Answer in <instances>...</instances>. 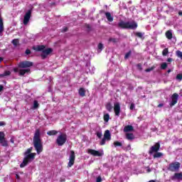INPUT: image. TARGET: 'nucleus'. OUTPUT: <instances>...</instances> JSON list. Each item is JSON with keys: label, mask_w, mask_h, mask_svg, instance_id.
Here are the masks:
<instances>
[{"label": "nucleus", "mask_w": 182, "mask_h": 182, "mask_svg": "<svg viewBox=\"0 0 182 182\" xmlns=\"http://www.w3.org/2000/svg\"><path fill=\"white\" fill-rule=\"evenodd\" d=\"M134 127L132 125H127L124 127V133H130V132H134Z\"/></svg>", "instance_id": "15"}, {"label": "nucleus", "mask_w": 182, "mask_h": 182, "mask_svg": "<svg viewBox=\"0 0 182 182\" xmlns=\"http://www.w3.org/2000/svg\"><path fill=\"white\" fill-rule=\"evenodd\" d=\"M144 35V33H141V32L135 33V36H137V38H139L140 39H144V37L143 36Z\"/></svg>", "instance_id": "29"}, {"label": "nucleus", "mask_w": 182, "mask_h": 182, "mask_svg": "<svg viewBox=\"0 0 182 182\" xmlns=\"http://www.w3.org/2000/svg\"><path fill=\"white\" fill-rule=\"evenodd\" d=\"M166 38H167V39L171 40L173 39V33L171 32V31H167L165 33Z\"/></svg>", "instance_id": "21"}, {"label": "nucleus", "mask_w": 182, "mask_h": 182, "mask_svg": "<svg viewBox=\"0 0 182 182\" xmlns=\"http://www.w3.org/2000/svg\"><path fill=\"white\" fill-rule=\"evenodd\" d=\"M125 137L127 140H129L130 141H132V140H134L135 139L134 134H133V133H127L125 134Z\"/></svg>", "instance_id": "18"}, {"label": "nucleus", "mask_w": 182, "mask_h": 182, "mask_svg": "<svg viewBox=\"0 0 182 182\" xmlns=\"http://www.w3.org/2000/svg\"><path fill=\"white\" fill-rule=\"evenodd\" d=\"M33 144L34 146L37 154H41L43 151V144H42V139H41V129H37L34 133L33 138Z\"/></svg>", "instance_id": "1"}, {"label": "nucleus", "mask_w": 182, "mask_h": 182, "mask_svg": "<svg viewBox=\"0 0 182 182\" xmlns=\"http://www.w3.org/2000/svg\"><path fill=\"white\" fill-rule=\"evenodd\" d=\"M25 53H26V55H31V50H30L28 48H27V49L26 50Z\"/></svg>", "instance_id": "47"}, {"label": "nucleus", "mask_w": 182, "mask_h": 182, "mask_svg": "<svg viewBox=\"0 0 182 182\" xmlns=\"http://www.w3.org/2000/svg\"><path fill=\"white\" fill-rule=\"evenodd\" d=\"M39 107V103H38L37 100H34L33 102V109H38Z\"/></svg>", "instance_id": "37"}, {"label": "nucleus", "mask_w": 182, "mask_h": 182, "mask_svg": "<svg viewBox=\"0 0 182 182\" xmlns=\"http://www.w3.org/2000/svg\"><path fill=\"white\" fill-rule=\"evenodd\" d=\"M122 146H123V144H122L120 141H116L114 142V147H122Z\"/></svg>", "instance_id": "31"}, {"label": "nucleus", "mask_w": 182, "mask_h": 182, "mask_svg": "<svg viewBox=\"0 0 182 182\" xmlns=\"http://www.w3.org/2000/svg\"><path fill=\"white\" fill-rule=\"evenodd\" d=\"M85 27L87 28V32H90V26L89 24H86Z\"/></svg>", "instance_id": "46"}, {"label": "nucleus", "mask_w": 182, "mask_h": 182, "mask_svg": "<svg viewBox=\"0 0 182 182\" xmlns=\"http://www.w3.org/2000/svg\"><path fill=\"white\" fill-rule=\"evenodd\" d=\"M123 150H132V146L129 144L127 148L122 147Z\"/></svg>", "instance_id": "45"}, {"label": "nucleus", "mask_w": 182, "mask_h": 182, "mask_svg": "<svg viewBox=\"0 0 182 182\" xmlns=\"http://www.w3.org/2000/svg\"><path fill=\"white\" fill-rule=\"evenodd\" d=\"M167 62H169V63L173 62V58H168Z\"/></svg>", "instance_id": "55"}, {"label": "nucleus", "mask_w": 182, "mask_h": 182, "mask_svg": "<svg viewBox=\"0 0 182 182\" xmlns=\"http://www.w3.org/2000/svg\"><path fill=\"white\" fill-rule=\"evenodd\" d=\"M164 106V104H159L158 105V107H163Z\"/></svg>", "instance_id": "58"}, {"label": "nucleus", "mask_w": 182, "mask_h": 182, "mask_svg": "<svg viewBox=\"0 0 182 182\" xmlns=\"http://www.w3.org/2000/svg\"><path fill=\"white\" fill-rule=\"evenodd\" d=\"M104 138L107 139V141L112 140V134H110V131L107 129L105 132Z\"/></svg>", "instance_id": "16"}, {"label": "nucleus", "mask_w": 182, "mask_h": 182, "mask_svg": "<svg viewBox=\"0 0 182 182\" xmlns=\"http://www.w3.org/2000/svg\"><path fill=\"white\" fill-rule=\"evenodd\" d=\"M176 55L178 56V58H180V59H182V52L181 51L177 50Z\"/></svg>", "instance_id": "41"}, {"label": "nucleus", "mask_w": 182, "mask_h": 182, "mask_svg": "<svg viewBox=\"0 0 182 182\" xmlns=\"http://www.w3.org/2000/svg\"><path fill=\"white\" fill-rule=\"evenodd\" d=\"M137 23L136 21H129L124 22V21L122 20L118 23V28L121 29H137Z\"/></svg>", "instance_id": "3"}, {"label": "nucleus", "mask_w": 182, "mask_h": 182, "mask_svg": "<svg viewBox=\"0 0 182 182\" xmlns=\"http://www.w3.org/2000/svg\"><path fill=\"white\" fill-rule=\"evenodd\" d=\"M161 69H162L163 70L167 69V63H163L161 65Z\"/></svg>", "instance_id": "39"}, {"label": "nucleus", "mask_w": 182, "mask_h": 182, "mask_svg": "<svg viewBox=\"0 0 182 182\" xmlns=\"http://www.w3.org/2000/svg\"><path fill=\"white\" fill-rule=\"evenodd\" d=\"M178 15H179L180 16H182V11H179V12H178Z\"/></svg>", "instance_id": "60"}, {"label": "nucleus", "mask_w": 182, "mask_h": 182, "mask_svg": "<svg viewBox=\"0 0 182 182\" xmlns=\"http://www.w3.org/2000/svg\"><path fill=\"white\" fill-rule=\"evenodd\" d=\"M2 60H4V58L0 57V63H2Z\"/></svg>", "instance_id": "59"}, {"label": "nucleus", "mask_w": 182, "mask_h": 182, "mask_svg": "<svg viewBox=\"0 0 182 182\" xmlns=\"http://www.w3.org/2000/svg\"><path fill=\"white\" fill-rule=\"evenodd\" d=\"M96 182H102V177L101 176H98L97 178Z\"/></svg>", "instance_id": "49"}, {"label": "nucleus", "mask_w": 182, "mask_h": 182, "mask_svg": "<svg viewBox=\"0 0 182 182\" xmlns=\"http://www.w3.org/2000/svg\"><path fill=\"white\" fill-rule=\"evenodd\" d=\"M10 141L11 143H15V140L14 139V138H11Z\"/></svg>", "instance_id": "57"}, {"label": "nucleus", "mask_w": 182, "mask_h": 182, "mask_svg": "<svg viewBox=\"0 0 182 182\" xmlns=\"http://www.w3.org/2000/svg\"><path fill=\"white\" fill-rule=\"evenodd\" d=\"M75 159H76V156L75 155V151L71 150L70 157H69V162L68 164V167H72V166L75 164Z\"/></svg>", "instance_id": "9"}, {"label": "nucleus", "mask_w": 182, "mask_h": 182, "mask_svg": "<svg viewBox=\"0 0 182 182\" xmlns=\"http://www.w3.org/2000/svg\"><path fill=\"white\" fill-rule=\"evenodd\" d=\"M4 90V85H0V92H2Z\"/></svg>", "instance_id": "53"}, {"label": "nucleus", "mask_w": 182, "mask_h": 182, "mask_svg": "<svg viewBox=\"0 0 182 182\" xmlns=\"http://www.w3.org/2000/svg\"><path fill=\"white\" fill-rule=\"evenodd\" d=\"M108 41L112 42V43H117V38H109Z\"/></svg>", "instance_id": "38"}, {"label": "nucleus", "mask_w": 182, "mask_h": 182, "mask_svg": "<svg viewBox=\"0 0 182 182\" xmlns=\"http://www.w3.org/2000/svg\"><path fill=\"white\" fill-rule=\"evenodd\" d=\"M52 52H53V49H52L51 48L45 49L44 50H43V52L41 55V59H43V60L46 59V58H48V55H50V53H52Z\"/></svg>", "instance_id": "10"}, {"label": "nucleus", "mask_w": 182, "mask_h": 182, "mask_svg": "<svg viewBox=\"0 0 182 182\" xmlns=\"http://www.w3.org/2000/svg\"><path fill=\"white\" fill-rule=\"evenodd\" d=\"M120 103L116 102L114 104V112L115 113V116H120Z\"/></svg>", "instance_id": "14"}, {"label": "nucleus", "mask_w": 182, "mask_h": 182, "mask_svg": "<svg viewBox=\"0 0 182 182\" xmlns=\"http://www.w3.org/2000/svg\"><path fill=\"white\" fill-rule=\"evenodd\" d=\"M11 43H13V45L14 46H18V44L19 43V39L18 38H14L12 41Z\"/></svg>", "instance_id": "32"}, {"label": "nucleus", "mask_w": 182, "mask_h": 182, "mask_svg": "<svg viewBox=\"0 0 182 182\" xmlns=\"http://www.w3.org/2000/svg\"><path fill=\"white\" fill-rule=\"evenodd\" d=\"M5 139V133L4 132H0V141L1 140H4Z\"/></svg>", "instance_id": "36"}, {"label": "nucleus", "mask_w": 182, "mask_h": 182, "mask_svg": "<svg viewBox=\"0 0 182 182\" xmlns=\"http://www.w3.org/2000/svg\"><path fill=\"white\" fill-rule=\"evenodd\" d=\"M33 66V63L31 61H21L18 64V67L20 69H26V68H31Z\"/></svg>", "instance_id": "6"}, {"label": "nucleus", "mask_w": 182, "mask_h": 182, "mask_svg": "<svg viewBox=\"0 0 182 182\" xmlns=\"http://www.w3.org/2000/svg\"><path fill=\"white\" fill-rule=\"evenodd\" d=\"M78 93L81 97H85V96H86V90H85L83 87L80 88Z\"/></svg>", "instance_id": "20"}, {"label": "nucleus", "mask_w": 182, "mask_h": 182, "mask_svg": "<svg viewBox=\"0 0 182 182\" xmlns=\"http://www.w3.org/2000/svg\"><path fill=\"white\" fill-rule=\"evenodd\" d=\"M154 69H156V66L153 65L150 68L146 69L145 72H146V73L151 72V70H154Z\"/></svg>", "instance_id": "40"}, {"label": "nucleus", "mask_w": 182, "mask_h": 182, "mask_svg": "<svg viewBox=\"0 0 182 182\" xmlns=\"http://www.w3.org/2000/svg\"><path fill=\"white\" fill-rule=\"evenodd\" d=\"M181 166V164H180V162H172L169 164L168 170H169V171H178Z\"/></svg>", "instance_id": "5"}, {"label": "nucleus", "mask_w": 182, "mask_h": 182, "mask_svg": "<svg viewBox=\"0 0 182 182\" xmlns=\"http://www.w3.org/2000/svg\"><path fill=\"white\" fill-rule=\"evenodd\" d=\"M62 32H68V27L63 28Z\"/></svg>", "instance_id": "50"}, {"label": "nucleus", "mask_w": 182, "mask_h": 182, "mask_svg": "<svg viewBox=\"0 0 182 182\" xmlns=\"http://www.w3.org/2000/svg\"><path fill=\"white\" fill-rule=\"evenodd\" d=\"M148 171H150V169H149V170H148Z\"/></svg>", "instance_id": "63"}, {"label": "nucleus", "mask_w": 182, "mask_h": 182, "mask_svg": "<svg viewBox=\"0 0 182 182\" xmlns=\"http://www.w3.org/2000/svg\"><path fill=\"white\" fill-rule=\"evenodd\" d=\"M31 72V69H21L18 72L19 76H23L26 73H29Z\"/></svg>", "instance_id": "17"}, {"label": "nucleus", "mask_w": 182, "mask_h": 182, "mask_svg": "<svg viewBox=\"0 0 182 182\" xmlns=\"http://www.w3.org/2000/svg\"><path fill=\"white\" fill-rule=\"evenodd\" d=\"M46 46L43 45L41 46H38L36 50H38V52H43V50H45Z\"/></svg>", "instance_id": "30"}, {"label": "nucleus", "mask_w": 182, "mask_h": 182, "mask_svg": "<svg viewBox=\"0 0 182 182\" xmlns=\"http://www.w3.org/2000/svg\"><path fill=\"white\" fill-rule=\"evenodd\" d=\"M105 155V152L103 150L96 151L95 149H92V156L94 157H103Z\"/></svg>", "instance_id": "12"}, {"label": "nucleus", "mask_w": 182, "mask_h": 182, "mask_svg": "<svg viewBox=\"0 0 182 182\" xmlns=\"http://www.w3.org/2000/svg\"><path fill=\"white\" fill-rule=\"evenodd\" d=\"M171 180H172V181H176V180H178V181H182V173H175L173 176L171 177Z\"/></svg>", "instance_id": "13"}, {"label": "nucleus", "mask_w": 182, "mask_h": 182, "mask_svg": "<svg viewBox=\"0 0 182 182\" xmlns=\"http://www.w3.org/2000/svg\"><path fill=\"white\" fill-rule=\"evenodd\" d=\"M160 150V143L156 142L154 145L150 147L149 150V154L151 155L154 153H157Z\"/></svg>", "instance_id": "7"}, {"label": "nucleus", "mask_w": 182, "mask_h": 182, "mask_svg": "<svg viewBox=\"0 0 182 182\" xmlns=\"http://www.w3.org/2000/svg\"><path fill=\"white\" fill-rule=\"evenodd\" d=\"M96 135L98 139H102V132H97Z\"/></svg>", "instance_id": "43"}, {"label": "nucleus", "mask_w": 182, "mask_h": 182, "mask_svg": "<svg viewBox=\"0 0 182 182\" xmlns=\"http://www.w3.org/2000/svg\"><path fill=\"white\" fill-rule=\"evenodd\" d=\"M171 102L170 103L171 107H173V106H175V105H177V102H178V94L173 93V95L171 96Z\"/></svg>", "instance_id": "11"}, {"label": "nucleus", "mask_w": 182, "mask_h": 182, "mask_svg": "<svg viewBox=\"0 0 182 182\" xmlns=\"http://www.w3.org/2000/svg\"><path fill=\"white\" fill-rule=\"evenodd\" d=\"M48 136H56L58 134V131L56 130H50L47 132Z\"/></svg>", "instance_id": "25"}, {"label": "nucleus", "mask_w": 182, "mask_h": 182, "mask_svg": "<svg viewBox=\"0 0 182 182\" xmlns=\"http://www.w3.org/2000/svg\"><path fill=\"white\" fill-rule=\"evenodd\" d=\"M103 119H104V122H105V123H107L110 119V114H105L103 116Z\"/></svg>", "instance_id": "28"}, {"label": "nucleus", "mask_w": 182, "mask_h": 182, "mask_svg": "<svg viewBox=\"0 0 182 182\" xmlns=\"http://www.w3.org/2000/svg\"><path fill=\"white\" fill-rule=\"evenodd\" d=\"M0 77H2V74H0Z\"/></svg>", "instance_id": "62"}, {"label": "nucleus", "mask_w": 182, "mask_h": 182, "mask_svg": "<svg viewBox=\"0 0 182 182\" xmlns=\"http://www.w3.org/2000/svg\"><path fill=\"white\" fill-rule=\"evenodd\" d=\"M105 108L107 109V112H112L113 110V106L112 105V103L107 102L105 105Z\"/></svg>", "instance_id": "23"}, {"label": "nucleus", "mask_w": 182, "mask_h": 182, "mask_svg": "<svg viewBox=\"0 0 182 182\" xmlns=\"http://www.w3.org/2000/svg\"><path fill=\"white\" fill-rule=\"evenodd\" d=\"M0 126H5V122H0Z\"/></svg>", "instance_id": "56"}, {"label": "nucleus", "mask_w": 182, "mask_h": 182, "mask_svg": "<svg viewBox=\"0 0 182 182\" xmlns=\"http://www.w3.org/2000/svg\"><path fill=\"white\" fill-rule=\"evenodd\" d=\"M106 140H107V139L103 137L101 141H100V146H105V144H106Z\"/></svg>", "instance_id": "35"}, {"label": "nucleus", "mask_w": 182, "mask_h": 182, "mask_svg": "<svg viewBox=\"0 0 182 182\" xmlns=\"http://www.w3.org/2000/svg\"><path fill=\"white\" fill-rule=\"evenodd\" d=\"M130 55H132V50H129L128 53L125 54L124 59H129Z\"/></svg>", "instance_id": "42"}, {"label": "nucleus", "mask_w": 182, "mask_h": 182, "mask_svg": "<svg viewBox=\"0 0 182 182\" xmlns=\"http://www.w3.org/2000/svg\"><path fill=\"white\" fill-rule=\"evenodd\" d=\"M130 110H133L134 109V103H132L129 107Z\"/></svg>", "instance_id": "48"}, {"label": "nucleus", "mask_w": 182, "mask_h": 182, "mask_svg": "<svg viewBox=\"0 0 182 182\" xmlns=\"http://www.w3.org/2000/svg\"><path fill=\"white\" fill-rule=\"evenodd\" d=\"M104 48H105V46H103V43H100L97 46L98 53H100V52H102Z\"/></svg>", "instance_id": "24"}, {"label": "nucleus", "mask_w": 182, "mask_h": 182, "mask_svg": "<svg viewBox=\"0 0 182 182\" xmlns=\"http://www.w3.org/2000/svg\"><path fill=\"white\" fill-rule=\"evenodd\" d=\"M160 157H163V153L161 152H155L154 154V159H160Z\"/></svg>", "instance_id": "27"}, {"label": "nucleus", "mask_w": 182, "mask_h": 182, "mask_svg": "<svg viewBox=\"0 0 182 182\" xmlns=\"http://www.w3.org/2000/svg\"><path fill=\"white\" fill-rule=\"evenodd\" d=\"M136 66H137V68H139L140 70H141V69H142V68H141V64L139 63V64H137Z\"/></svg>", "instance_id": "52"}, {"label": "nucleus", "mask_w": 182, "mask_h": 182, "mask_svg": "<svg viewBox=\"0 0 182 182\" xmlns=\"http://www.w3.org/2000/svg\"><path fill=\"white\" fill-rule=\"evenodd\" d=\"M0 144H1L3 147H8L9 146L8 141H6V139H2L1 141H0Z\"/></svg>", "instance_id": "26"}, {"label": "nucleus", "mask_w": 182, "mask_h": 182, "mask_svg": "<svg viewBox=\"0 0 182 182\" xmlns=\"http://www.w3.org/2000/svg\"><path fill=\"white\" fill-rule=\"evenodd\" d=\"M170 72H171V70H168V73H170Z\"/></svg>", "instance_id": "61"}, {"label": "nucleus", "mask_w": 182, "mask_h": 182, "mask_svg": "<svg viewBox=\"0 0 182 182\" xmlns=\"http://www.w3.org/2000/svg\"><path fill=\"white\" fill-rule=\"evenodd\" d=\"M2 32H4V19L0 14V33H2Z\"/></svg>", "instance_id": "22"}, {"label": "nucleus", "mask_w": 182, "mask_h": 182, "mask_svg": "<svg viewBox=\"0 0 182 182\" xmlns=\"http://www.w3.org/2000/svg\"><path fill=\"white\" fill-rule=\"evenodd\" d=\"M176 79H177V80H182V73L178 74L176 75Z\"/></svg>", "instance_id": "44"}, {"label": "nucleus", "mask_w": 182, "mask_h": 182, "mask_svg": "<svg viewBox=\"0 0 182 182\" xmlns=\"http://www.w3.org/2000/svg\"><path fill=\"white\" fill-rule=\"evenodd\" d=\"M33 149V147H30L24 152V156H26L24 157L23 162L20 164L21 168L26 167L29 163H32V161L35 160V157H36V153H32Z\"/></svg>", "instance_id": "2"}, {"label": "nucleus", "mask_w": 182, "mask_h": 182, "mask_svg": "<svg viewBox=\"0 0 182 182\" xmlns=\"http://www.w3.org/2000/svg\"><path fill=\"white\" fill-rule=\"evenodd\" d=\"M66 140H68V136L65 134H60L57 139H56V144L58 146H63L65 143H66Z\"/></svg>", "instance_id": "4"}, {"label": "nucleus", "mask_w": 182, "mask_h": 182, "mask_svg": "<svg viewBox=\"0 0 182 182\" xmlns=\"http://www.w3.org/2000/svg\"><path fill=\"white\" fill-rule=\"evenodd\" d=\"M163 56H167L168 55V48H164L162 51Z\"/></svg>", "instance_id": "34"}, {"label": "nucleus", "mask_w": 182, "mask_h": 182, "mask_svg": "<svg viewBox=\"0 0 182 182\" xmlns=\"http://www.w3.org/2000/svg\"><path fill=\"white\" fill-rule=\"evenodd\" d=\"M88 154H92V149H87V151Z\"/></svg>", "instance_id": "54"}, {"label": "nucleus", "mask_w": 182, "mask_h": 182, "mask_svg": "<svg viewBox=\"0 0 182 182\" xmlns=\"http://www.w3.org/2000/svg\"><path fill=\"white\" fill-rule=\"evenodd\" d=\"M11 75V71L6 70L4 71V74H1V77H5V76H10Z\"/></svg>", "instance_id": "33"}, {"label": "nucleus", "mask_w": 182, "mask_h": 182, "mask_svg": "<svg viewBox=\"0 0 182 182\" xmlns=\"http://www.w3.org/2000/svg\"><path fill=\"white\" fill-rule=\"evenodd\" d=\"M105 14V16L109 22H113V16L110 12H104Z\"/></svg>", "instance_id": "19"}, {"label": "nucleus", "mask_w": 182, "mask_h": 182, "mask_svg": "<svg viewBox=\"0 0 182 182\" xmlns=\"http://www.w3.org/2000/svg\"><path fill=\"white\" fill-rule=\"evenodd\" d=\"M31 16H32V10H28L24 15V18L23 20V25L26 26L28 25V23H29V21H31Z\"/></svg>", "instance_id": "8"}, {"label": "nucleus", "mask_w": 182, "mask_h": 182, "mask_svg": "<svg viewBox=\"0 0 182 182\" xmlns=\"http://www.w3.org/2000/svg\"><path fill=\"white\" fill-rule=\"evenodd\" d=\"M14 72L15 73H18V72H19V70H18V68H14Z\"/></svg>", "instance_id": "51"}]
</instances>
